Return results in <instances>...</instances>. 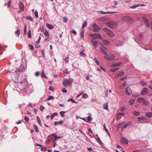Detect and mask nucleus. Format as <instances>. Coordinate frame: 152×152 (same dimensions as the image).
Wrapping results in <instances>:
<instances>
[{
  "instance_id": "a19ab883",
  "label": "nucleus",
  "mask_w": 152,
  "mask_h": 152,
  "mask_svg": "<svg viewBox=\"0 0 152 152\" xmlns=\"http://www.w3.org/2000/svg\"><path fill=\"white\" fill-rule=\"evenodd\" d=\"M26 19H27V20L28 19V20H29L32 21H33V20L32 17L31 16L26 17Z\"/></svg>"
},
{
  "instance_id": "e433bc0d",
  "label": "nucleus",
  "mask_w": 152,
  "mask_h": 152,
  "mask_svg": "<svg viewBox=\"0 0 152 152\" xmlns=\"http://www.w3.org/2000/svg\"><path fill=\"white\" fill-rule=\"evenodd\" d=\"M140 84L142 86H143L145 85H147V83H145L143 81H142L140 82Z\"/></svg>"
},
{
  "instance_id": "6e6d98bb",
  "label": "nucleus",
  "mask_w": 152,
  "mask_h": 152,
  "mask_svg": "<svg viewBox=\"0 0 152 152\" xmlns=\"http://www.w3.org/2000/svg\"><path fill=\"white\" fill-rule=\"evenodd\" d=\"M35 16L37 18L38 17V12L37 11H35L34 12Z\"/></svg>"
},
{
  "instance_id": "338daca9",
  "label": "nucleus",
  "mask_w": 152,
  "mask_h": 152,
  "mask_svg": "<svg viewBox=\"0 0 152 152\" xmlns=\"http://www.w3.org/2000/svg\"><path fill=\"white\" fill-rule=\"evenodd\" d=\"M86 97H88V95L86 94H84L83 95V97L85 98H86Z\"/></svg>"
},
{
  "instance_id": "7ed1b4c3",
  "label": "nucleus",
  "mask_w": 152,
  "mask_h": 152,
  "mask_svg": "<svg viewBox=\"0 0 152 152\" xmlns=\"http://www.w3.org/2000/svg\"><path fill=\"white\" fill-rule=\"evenodd\" d=\"M137 101L138 102L142 103L143 104L147 105L148 104L149 102L145 100L144 98H138L137 99Z\"/></svg>"
},
{
  "instance_id": "c9c22d12",
  "label": "nucleus",
  "mask_w": 152,
  "mask_h": 152,
  "mask_svg": "<svg viewBox=\"0 0 152 152\" xmlns=\"http://www.w3.org/2000/svg\"><path fill=\"white\" fill-rule=\"evenodd\" d=\"M52 135L53 136V138L55 139V140L58 139L59 138V137H57V135L55 134H52Z\"/></svg>"
},
{
  "instance_id": "cd10ccee",
  "label": "nucleus",
  "mask_w": 152,
  "mask_h": 152,
  "mask_svg": "<svg viewBox=\"0 0 152 152\" xmlns=\"http://www.w3.org/2000/svg\"><path fill=\"white\" fill-rule=\"evenodd\" d=\"M34 129L35 130V131L37 133L38 132H39V130L38 129L37 126V125H36L34 124Z\"/></svg>"
},
{
  "instance_id": "39448f33",
  "label": "nucleus",
  "mask_w": 152,
  "mask_h": 152,
  "mask_svg": "<svg viewBox=\"0 0 152 152\" xmlns=\"http://www.w3.org/2000/svg\"><path fill=\"white\" fill-rule=\"evenodd\" d=\"M104 58L107 61H111L114 59L115 57L113 54H111L110 55L109 57H108V55L104 56Z\"/></svg>"
},
{
  "instance_id": "f3484780",
  "label": "nucleus",
  "mask_w": 152,
  "mask_h": 152,
  "mask_svg": "<svg viewBox=\"0 0 152 152\" xmlns=\"http://www.w3.org/2000/svg\"><path fill=\"white\" fill-rule=\"evenodd\" d=\"M124 72L123 71H121L120 72H119L118 74L117 75H116L115 76V78H118L119 77H120L123 75H124Z\"/></svg>"
},
{
  "instance_id": "a878e982",
  "label": "nucleus",
  "mask_w": 152,
  "mask_h": 152,
  "mask_svg": "<svg viewBox=\"0 0 152 152\" xmlns=\"http://www.w3.org/2000/svg\"><path fill=\"white\" fill-rule=\"evenodd\" d=\"M63 121H59L58 122L56 121L54 123V125H56L58 124H61L63 123Z\"/></svg>"
},
{
  "instance_id": "864d4df0",
  "label": "nucleus",
  "mask_w": 152,
  "mask_h": 152,
  "mask_svg": "<svg viewBox=\"0 0 152 152\" xmlns=\"http://www.w3.org/2000/svg\"><path fill=\"white\" fill-rule=\"evenodd\" d=\"M94 59L95 61V62L96 64L98 65H100V63L97 60L96 58H94Z\"/></svg>"
},
{
  "instance_id": "412c9836",
  "label": "nucleus",
  "mask_w": 152,
  "mask_h": 152,
  "mask_svg": "<svg viewBox=\"0 0 152 152\" xmlns=\"http://www.w3.org/2000/svg\"><path fill=\"white\" fill-rule=\"evenodd\" d=\"M121 63L118 62L115 64H112L111 65V66L113 67H115L116 66H118L121 64Z\"/></svg>"
},
{
  "instance_id": "4c0bfd02",
  "label": "nucleus",
  "mask_w": 152,
  "mask_h": 152,
  "mask_svg": "<svg viewBox=\"0 0 152 152\" xmlns=\"http://www.w3.org/2000/svg\"><path fill=\"white\" fill-rule=\"evenodd\" d=\"M119 69V68H115L111 69V71L113 72H115L116 71H117Z\"/></svg>"
},
{
  "instance_id": "4d7b16f0",
  "label": "nucleus",
  "mask_w": 152,
  "mask_h": 152,
  "mask_svg": "<svg viewBox=\"0 0 152 152\" xmlns=\"http://www.w3.org/2000/svg\"><path fill=\"white\" fill-rule=\"evenodd\" d=\"M24 119H25V121L26 122H28V121H29V120L28 117L27 116H25L24 117Z\"/></svg>"
},
{
  "instance_id": "69168bd1",
  "label": "nucleus",
  "mask_w": 152,
  "mask_h": 152,
  "mask_svg": "<svg viewBox=\"0 0 152 152\" xmlns=\"http://www.w3.org/2000/svg\"><path fill=\"white\" fill-rule=\"evenodd\" d=\"M49 89L51 91H53L54 90L52 86H50L49 88Z\"/></svg>"
},
{
  "instance_id": "423d86ee",
  "label": "nucleus",
  "mask_w": 152,
  "mask_h": 152,
  "mask_svg": "<svg viewBox=\"0 0 152 152\" xmlns=\"http://www.w3.org/2000/svg\"><path fill=\"white\" fill-rule=\"evenodd\" d=\"M92 27L94 28L93 31L95 32H99L100 30V28L95 23L92 25Z\"/></svg>"
},
{
  "instance_id": "2f4dec72",
  "label": "nucleus",
  "mask_w": 152,
  "mask_h": 152,
  "mask_svg": "<svg viewBox=\"0 0 152 152\" xmlns=\"http://www.w3.org/2000/svg\"><path fill=\"white\" fill-rule=\"evenodd\" d=\"M44 34L45 36L46 37H47L48 38L49 36V34L48 31L47 30H45V32L44 33Z\"/></svg>"
},
{
  "instance_id": "774afa93",
  "label": "nucleus",
  "mask_w": 152,
  "mask_h": 152,
  "mask_svg": "<svg viewBox=\"0 0 152 152\" xmlns=\"http://www.w3.org/2000/svg\"><path fill=\"white\" fill-rule=\"evenodd\" d=\"M62 91L64 93H66L67 92V90L64 88H63Z\"/></svg>"
},
{
  "instance_id": "3c124183",
  "label": "nucleus",
  "mask_w": 152,
  "mask_h": 152,
  "mask_svg": "<svg viewBox=\"0 0 152 152\" xmlns=\"http://www.w3.org/2000/svg\"><path fill=\"white\" fill-rule=\"evenodd\" d=\"M12 1L11 0H10L7 3V7H9L11 6V4Z\"/></svg>"
},
{
  "instance_id": "0e129e2a",
  "label": "nucleus",
  "mask_w": 152,
  "mask_h": 152,
  "mask_svg": "<svg viewBox=\"0 0 152 152\" xmlns=\"http://www.w3.org/2000/svg\"><path fill=\"white\" fill-rule=\"evenodd\" d=\"M126 77H121V78H120V81H123V80H125V79H126Z\"/></svg>"
},
{
  "instance_id": "b1692460",
  "label": "nucleus",
  "mask_w": 152,
  "mask_h": 152,
  "mask_svg": "<svg viewBox=\"0 0 152 152\" xmlns=\"http://www.w3.org/2000/svg\"><path fill=\"white\" fill-rule=\"evenodd\" d=\"M101 20L102 21L104 22L105 23H107L106 22L107 21V18L104 17H102L101 18Z\"/></svg>"
},
{
  "instance_id": "f257e3e1",
  "label": "nucleus",
  "mask_w": 152,
  "mask_h": 152,
  "mask_svg": "<svg viewBox=\"0 0 152 152\" xmlns=\"http://www.w3.org/2000/svg\"><path fill=\"white\" fill-rule=\"evenodd\" d=\"M107 25L111 28H114L117 27V22L110 21L106 23Z\"/></svg>"
},
{
  "instance_id": "de8ad7c7",
  "label": "nucleus",
  "mask_w": 152,
  "mask_h": 152,
  "mask_svg": "<svg viewBox=\"0 0 152 152\" xmlns=\"http://www.w3.org/2000/svg\"><path fill=\"white\" fill-rule=\"evenodd\" d=\"M134 100L133 99H131L129 101V104L130 105L132 104L134 102Z\"/></svg>"
},
{
  "instance_id": "9d476101",
  "label": "nucleus",
  "mask_w": 152,
  "mask_h": 152,
  "mask_svg": "<svg viewBox=\"0 0 152 152\" xmlns=\"http://www.w3.org/2000/svg\"><path fill=\"white\" fill-rule=\"evenodd\" d=\"M148 89L146 88H143L142 90L141 91V94L142 95H145L147 94Z\"/></svg>"
},
{
  "instance_id": "c85d7f7f",
  "label": "nucleus",
  "mask_w": 152,
  "mask_h": 152,
  "mask_svg": "<svg viewBox=\"0 0 152 152\" xmlns=\"http://www.w3.org/2000/svg\"><path fill=\"white\" fill-rule=\"evenodd\" d=\"M103 127H104V129L105 130V131L108 134V135H109L110 133L109 132L108 130L107 129V128H106V127L105 126V124H104V125Z\"/></svg>"
},
{
  "instance_id": "a211bd4d",
  "label": "nucleus",
  "mask_w": 152,
  "mask_h": 152,
  "mask_svg": "<svg viewBox=\"0 0 152 152\" xmlns=\"http://www.w3.org/2000/svg\"><path fill=\"white\" fill-rule=\"evenodd\" d=\"M25 69L23 66H21L19 68L18 71L19 72H22L25 71Z\"/></svg>"
},
{
  "instance_id": "bb28decb",
  "label": "nucleus",
  "mask_w": 152,
  "mask_h": 152,
  "mask_svg": "<svg viewBox=\"0 0 152 152\" xmlns=\"http://www.w3.org/2000/svg\"><path fill=\"white\" fill-rule=\"evenodd\" d=\"M58 115V113H54L52 114L50 116V118L51 119H52L55 116H57Z\"/></svg>"
},
{
  "instance_id": "052dcab7",
  "label": "nucleus",
  "mask_w": 152,
  "mask_h": 152,
  "mask_svg": "<svg viewBox=\"0 0 152 152\" xmlns=\"http://www.w3.org/2000/svg\"><path fill=\"white\" fill-rule=\"evenodd\" d=\"M29 46L30 48L32 50H33L34 49V47L33 46V45H29Z\"/></svg>"
},
{
  "instance_id": "680f3d73",
  "label": "nucleus",
  "mask_w": 152,
  "mask_h": 152,
  "mask_svg": "<svg viewBox=\"0 0 152 152\" xmlns=\"http://www.w3.org/2000/svg\"><path fill=\"white\" fill-rule=\"evenodd\" d=\"M126 108L125 107H123L122 108H121V109L120 111L121 112H124V109Z\"/></svg>"
},
{
  "instance_id": "8fccbe9b",
  "label": "nucleus",
  "mask_w": 152,
  "mask_h": 152,
  "mask_svg": "<svg viewBox=\"0 0 152 152\" xmlns=\"http://www.w3.org/2000/svg\"><path fill=\"white\" fill-rule=\"evenodd\" d=\"M28 36V38H31V30L29 31Z\"/></svg>"
},
{
  "instance_id": "1a4fd4ad",
  "label": "nucleus",
  "mask_w": 152,
  "mask_h": 152,
  "mask_svg": "<svg viewBox=\"0 0 152 152\" xmlns=\"http://www.w3.org/2000/svg\"><path fill=\"white\" fill-rule=\"evenodd\" d=\"M107 49L104 47L103 46L102 47L100 48V51L102 53H104V55L106 56H108L107 51Z\"/></svg>"
},
{
  "instance_id": "4be33fe9",
  "label": "nucleus",
  "mask_w": 152,
  "mask_h": 152,
  "mask_svg": "<svg viewBox=\"0 0 152 152\" xmlns=\"http://www.w3.org/2000/svg\"><path fill=\"white\" fill-rule=\"evenodd\" d=\"M103 43L104 44L106 45H109L110 43V41H108L107 40H105V39H104L103 40Z\"/></svg>"
},
{
  "instance_id": "c03bdc74",
  "label": "nucleus",
  "mask_w": 152,
  "mask_h": 152,
  "mask_svg": "<svg viewBox=\"0 0 152 152\" xmlns=\"http://www.w3.org/2000/svg\"><path fill=\"white\" fill-rule=\"evenodd\" d=\"M84 32L83 30H82V31L80 33V36L82 37H83L84 36Z\"/></svg>"
},
{
  "instance_id": "72a5a7b5",
  "label": "nucleus",
  "mask_w": 152,
  "mask_h": 152,
  "mask_svg": "<svg viewBox=\"0 0 152 152\" xmlns=\"http://www.w3.org/2000/svg\"><path fill=\"white\" fill-rule=\"evenodd\" d=\"M37 119L39 124L41 126V122L40 120L39 117L38 116L37 117Z\"/></svg>"
},
{
  "instance_id": "dca6fc26",
  "label": "nucleus",
  "mask_w": 152,
  "mask_h": 152,
  "mask_svg": "<svg viewBox=\"0 0 152 152\" xmlns=\"http://www.w3.org/2000/svg\"><path fill=\"white\" fill-rule=\"evenodd\" d=\"M122 19L124 20L130 21L132 20L131 18L128 16H126L122 17Z\"/></svg>"
},
{
  "instance_id": "49530a36",
  "label": "nucleus",
  "mask_w": 152,
  "mask_h": 152,
  "mask_svg": "<svg viewBox=\"0 0 152 152\" xmlns=\"http://www.w3.org/2000/svg\"><path fill=\"white\" fill-rule=\"evenodd\" d=\"M54 99V97L51 96H49L48 98L47 99V100H50Z\"/></svg>"
},
{
  "instance_id": "09e8293b",
  "label": "nucleus",
  "mask_w": 152,
  "mask_h": 152,
  "mask_svg": "<svg viewBox=\"0 0 152 152\" xmlns=\"http://www.w3.org/2000/svg\"><path fill=\"white\" fill-rule=\"evenodd\" d=\"M20 31L19 30H17L15 32V34H18V36H19L20 34Z\"/></svg>"
},
{
  "instance_id": "20e7f679",
  "label": "nucleus",
  "mask_w": 152,
  "mask_h": 152,
  "mask_svg": "<svg viewBox=\"0 0 152 152\" xmlns=\"http://www.w3.org/2000/svg\"><path fill=\"white\" fill-rule=\"evenodd\" d=\"M73 81V80L70 78L67 80H64L63 83V85L65 87L68 86L69 84L71 85Z\"/></svg>"
},
{
  "instance_id": "e2e57ef3",
  "label": "nucleus",
  "mask_w": 152,
  "mask_h": 152,
  "mask_svg": "<svg viewBox=\"0 0 152 152\" xmlns=\"http://www.w3.org/2000/svg\"><path fill=\"white\" fill-rule=\"evenodd\" d=\"M39 109L40 110L42 111L45 109V107L42 106H41L40 107Z\"/></svg>"
},
{
  "instance_id": "6e6552de",
  "label": "nucleus",
  "mask_w": 152,
  "mask_h": 152,
  "mask_svg": "<svg viewBox=\"0 0 152 152\" xmlns=\"http://www.w3.org/2000/svg\"><path fill=\"white\" fill-rule=\"evenodd\" d=\"M91 41L93 45L94 46V48H96L98 47L97 44L99 43L98 41L96 40L94 38L92 39Z\"/></svg>"
},
{
  "instance_id": "ddd939ff",
  "label": "nucleus",
  "mask_w": 152,
  "mask_h": 152,
  "mask_svg": "<svg viewBox=\"0 0 152 152\" xmlns=\"http://www.w3.org/2000/svg\"><path fill=\"white\" fill-rule=\"evenodd\" d=\"M126 92L128 95H130L132 93V91L130 87L127 86L126 89Z\"/></svg>"
},
{
  "instance_id": "bf43d9fd",
  "label": "nucleus",
  "mask_w": 152,
  "mask_h": 152,
  "mask_svg": "<svg viewBox=\"0 0 152 152\" xmlns=\"http://www.w3.org/2000/svg\"><path fill=\"white\" fill-rule=\"evenodd\" d=\"M97 141L99 143H102V142L101 141L100 138L99 137H98L97 139Z\"/></svg>"
},
{
  "instance_id": "393cba45",
  "label": "nucleus",
  "mask_w": 152,
  "mask_h": 152,
  "mask_svg": "<svg viewBox=\"0 0 152 152\" xmlns=\"http://www.w3.org/2000/svg\"><path fill=\"white\" fill-rule=\"evenodd\" d=\"M130 125V122H129L125 124H124L122 127V129H123L124 128H126L128 126H129Z\"/></svg>"
},
{
  "instance_id": "0eeeda50",
  "label": "nucleus",
  "mask_w": 152,
  "mask_h": 152,
  "mask_svg": "<svg viewBox=\"0 0 152 152\" xmlns=\"http://www.w3.org/2000/svg\"><path fill=\"white\" fill-rule=\"evenodd\" d=\"M91 36H94L95 39H103V37L102 35L99 34H91Z\"/></svg>"
},
{
  "instance_id": "13d9d810",
  "label": "nucleus",
  "mask_w": 152,
  "mask_h": 152,
  "mask_svg": "<svg viewBox=\"0 0 152 152\" xmlns=\"http://www.w3.org/2000/svg\"><path fill=\"white\" fill-rule=\"evenodd\" d=\"M139 6V5H134L131 7V8H135L136 7H138Z\"/></svg>"
},
{
  "instance_id": "f704fd0d",
  "label": "nucleus",
  "mask_w": 152,
  "mask_h": 152,
  "mask_svg": "<svg viewBox=\"0 0 152 152\" xmlns=\"http://www.w3.org/2000/svg\"><path fill=\"white\" fill-rule=\"evenodd\" d=\"M47 27L50 29H52L53 28L52 25L49 24H47Z\"/></svg>"
},
{
  "instance_id": "7c9ffc66",
  "label": "nucleus",
  "mask_w": 152,
  "mask_h": 152,
  "mask_svg": "<svg viewBox=\"0 0 152 152\" xmlns=\"http://www.w3.org/2000/svg\"><path fill=\"white\" fill-rule=\"evenodd\" d=\"M87 22L86 21H85L83 23L82 25V28H84L86 26Z\"/></svg>"
},
{
  "instance_id": "5fc2aeb1",
  "label": "nucleus",
  "mask_w": 152,
  "mask_h": 152,
  "mask_svg": "<svg viewBox=\"0 0 152 152\" xmlns=\"http://www.w3.org/2000/svg\"><path fill=\"white\" fill-rule=\"evenodd\" d=\"M91 118L90 116H89L87 118V121L90 122V121H91Z\"/></svg>"
},
{
  "instance_id": "f8f14e48",
  "label": "nucleus",
  "mask_w": 152,
  "mask_h": 152,
  "mask_svg": "<svg viewBox=\"0 0 152 152\" xmlns=\"http://www.w3.org/2000/svg\"><path fill=\"white\" fill-rule=\"evenodd\" d=\"M97 12L98 13H99L102 14H114V13H116V12H103L102 11H98Z\"/></svg>"
},
{
  "instance_id": "5701e85b",
  "label": "nucleus",
  "mask_w": 152,
  "mask_h": 152,
  "mask_svg": "<svg viewBox=\"0 0 152 152\" xmlns=\"http://www.w3.org/2000/svg\"><path fill=\"white\" fill-rule=\"evenodd\" d=\"M145 115L148 118H151L152 117V113L150 112L146 113Z\"/></svg>"
},
{
  "instance_id": "58836bf2",
  "label": "nucleus",
  "mask_w": 152,
  "mask_h": 152,
  "mask_svg": "<svg viewBox=\"0 0 152 152\" xmlns=\"http://www.w3.org/2000/svg\"><path fill=\"white\" fill-rule=\"evenodd\" d=\"M125 83H126L125 82V81L124 82V83H123L122 84V85H121V86H120V88H122V89L124 88L126 86Z\"/></svg>"
},
{
  "instance_id": "c756f323",
  "label": "nucleus",
  "mask_w": 152,
  "mask_h": 152,
  "mask_svg": "<svg viewBox=\"0 0 152 152\" xmlns=\"http://www.w3.org/2000/svg\"><path fill=\"white\" fill-rule=\"evenodd\" d=\"M42 77L45 79L47 78V77L46 76L45 73L44 72V70H43L42 71Z\"/></svg>"
},
{
  "instance_id": "603ef678",
  "label": "nucleus",
  "mask_w": 152,
  "mask_h": 152,
  "mask_svg": "<svg viewBox=\"0 0 152 152\" xmlns=\"http://www.w3.org/2000/svg\"><path fill=\"white\" fill-rule=\"evenodd\" d=\"M26 28H27V26L26 25L24 26V34H25V35H26V34H27V29H26Z\"/></svg>"
},
{
  "instance_id": "ea45409f",
  "label": "nucleus",
  "mask_w": 152,
  "mask_h": 152,
  "mask_svg": "<svg viewBox=\"0 0 152 152\" xmlns=\"http://www.w3.org/2000/svg\"><path fill=\"white\" fill-rule=\"evenodd\" d=\"M80 56H84L86 55L84 53V50L81 51L80 53Z\"/></svg>"
},
{
  "instance_id": "79ce46f5",
  "label": "nucleus",
  "mask_w": 152,
  "mask_h": 152,
  "mask_svg": "<svg viewBox=\"0 0 152 152\" xmlns=\"http://www.w3.org/2000/svg\"><path fill=\"white\" fill-rule=\"evenodd\" d=\"M69 57L68 56V57H66L64 59V60L65 61V62L66 63H67L69 62Z\"/></svg>"
},
{
  "instance_id": "37998d69",
  "label": "nucleus",
  "mask_w": 152,
  "mask_h": 152,
  "mask_svg": "<svg viewBox=\"0 0 152 152\" xmlns=\"http://www.w3.org/2000/svg\"><path fill=\"white\" fill-rule=\"evenodd\" d=\"M113 7H116V5L118 4V3L116 1H114L113 2Z\"/></svg>"
},
{
  "instance_id": "473e14b6",
  "label": "nucleus",
  "mask_w": 152,
  "mask_h": 152,
  "mask_svg": "<svg viewBox=\"0 0 152 152\" xmlns=\"http://www.w3.org/2000/svg\"><path fill=\"white\" fill-rule=\"evenodd\" d=\"M65 113V112L64 111H62L60 112V114L61 115V116L62 117H64L65 115L64 114Z\"/></svg>"
},
{
  "instance_id": "4468645a",
  "label": "nucleus",
  "mask_w": 152,
  "mask_h": 152,
  "mask_svg": "<svg viewBox=\"0 0 152 152\" xmlns=\"http://www.w3.org/2000/svg\"><path fill=\"white\" fill-rule=\"evenodd\" d=\"M121 141L122 143L124 144H128V141L125 138L121 137Z\"/></svg>"
},
{
  "instance_id": "f03ea898",
  "label": "nucleus",
  "mask_w": 152,
  "mask_h": 152,
  "mask_svg": "<svg viewBox=\"0 0 152 152\" xmlns=\"http://www.w3.org/2000/svg\"><path fill=\"white\" fill-rule=\"evenodd\" d=\"M103 29L104 32L109 37H113L115 36L113 32L110 29L105 27L103 28Z\"/></svg>"
},
{
  "instance_id": "9b49d317",
  "label": "nucleus",
  "mask_w": 152,
  "mask_h": 152,
  "mask_svg": "<svg viewBox=\"0 0 152 152\" xmlns=\"http://www.w3.org/2000/svg\"><path fill=\"white\" fill-rule=\"evenodd\" d=\"M139 122L140 123H145L147 122L146 118L144 117H139L138 118Z\"/></svg>"
},
{
  "instance_id": "2eb2a0df",
  "label": "nucleus",
  "mask_w": 152,
  "mask_h": 152,
  "mask_svg": "<svg viewBox=\"0 0 152 152\" xmlns=\"http://www.w3.org/2000/svg\"><path fill=\"white\" fill-rule=\"evenodd\" d=\"M19 7L20 9L22 11H23L24 10V6L23 4L20 1L19 4Z\"/></svg>"
},
{
  "instance_id": "a18cd8bd",
  "label": "nucleus",
  "mask_w": 152,
  "mask_h": 152,
  "mask_svg": "<svg viewBox=\"0 0 152 152\" xmlns=\"http://www.w3.org/2000/svg\"><path fill=\"white\" fill-rule=\"evenodd\" d=\"M133 114L136 116H138L140 115V113L138 112L134 111Z\"/></svg>"
},
{
  "instance_id": "aec40b11",
  "label": "nucleus",
  "mask_w": 152,
  "mask_h": 152,
  "mask_svg": "<svg viewBox=\"0 0 152 152\" xmlns=\"http://www.w3.org/2000/svg\"><path fill=\"white\" fill-rule=\"evenodd\" d=\"M103 108L107 110H108V103L107 102L104 103L103 105Z\"/></svg>"
},
{
  "instance_id": "6ab92c4d",
  "label": "nucleus",
  "mask_w": 152,
  "mask_h": 152,
  "mask_svg": "<svg viewBox=\"0 0 152 152\" xmlns=\"http://www.w3.org/2000/svg\"><path fill=\"white\" fill-rule=\"evenodd\" d=\"M143 20L147 26H148L149 25V23L148 20L146 18H143Z\"/></svg>"
}]
</instances>
